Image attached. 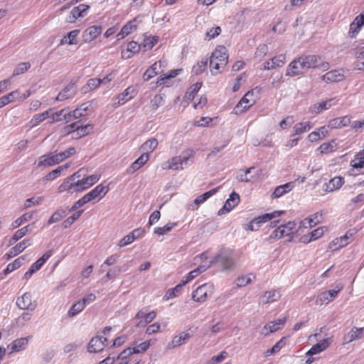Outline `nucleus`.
Here are the masks:
<instances>
[{
	"label": "nucleus",
	"mask_w": 364,
	"mask_h": 364,
	"mask_svg": "<svg viewBox=\"0 0 364 364\" xmlns=\"http://www.w3.org/2000/svg\"><path fill=\"white\" fill-rule=\"evenodd\" d=\"M220 262L223 270H230L235 268V262L233 258V250L228 247H221L218 254L208 261L210 267Z\"/></svg>",
	"instance_id": "f257e3e1"
},
{
	"label": "nucleus",
	"mask_w": 364,
	"mask_h": 364,
	"mask_svg": "<svg viewBox=\"0 0 364 364\" xmlns=\"http://www.w3.org/2000/svg\"><path fill=\"white\" fill-rule=\"evenodd\" d=\"M75 151H76L74 147H70L67 150L60 153L53 151L47 154H44L39 158L38 167L51 166L55 164H58L74 155Z\"/></svg>",
	"instance_id": "f03ea898"
},
{
	"label": "nucleus",
	"mask_w": 364,
	"mask_h": 364,
	"mask_svg": "<svg viewBox=\"0 0 364 364\" xmlns=\"http://www.w3.org/2000/svg\"><path fill=\"white\" fill-rule=\"evenodd\" d=\"M225 46H219L213 52L210 58V72L213 75L220 73L219 70L228 63V55Z\"/></svg>",
	"instance_id": "7ed1b4c3"
},
{
	"label": "nucleus",
	"mask_w": 364,
	"mask_h": 364,
	"mask_svg": "<svg viewBox=\"0 0 364 364\" xmlns=\"http://www.w3.org/2000/svg\"><path fill=\"white\" fill-rule=\"evenodd\" d=\"M195 151L193 149H186L183 151L180 156H173L166 163L168 164L166 168L171 170H183L189 166L191 159L193 158Z\"/></svg>",
	"instance_id": "20e7f679"
},
{
	"label": "nucleus",
	"mask_w": 364,
	"mask_h": 364,
	"mask_svg": "<svg viewBox=\"0 0 364 364\" xmlns=\"http://www.w3.org/2000/svg\"><path fill=\"white\" fill-rule=\"evenodd\" d=\"M82 177L81 171L74 173L72 176L68 177L63 181L58 187V192H68L73 193L75 192H81L80 178Z\"/></svg>",
	"instance_id": "39448f33"
},
{
	"label": "nucleus",
	"mask_w": 364,
	"mask_h": 364,
	"mask_svg": "<svg viewBox=\"0 0 364 364\" xmlns=\"http://www.w3.org/2000/svg\"><path fill=\"white\" fill-rule=\"evenodd\" d=\"M305 72L310 68H318L321 70H328L329 63L321 60V57L314 55H303L299 57Z\"/></svg>",
	"instance_id": "423d86ee"
},
{
	"label": "nucleus",
	"mask_w": 364,
	"mask_h": 364,
	"mask_svg": "<svg viewBox=\"0 0 364 364\" xmlns=\"http://www.w3.org/2000/svg\"><path fill=\"white\" fill-rule=\"evenodd\" d=\"M214 286L211 283H205L199 286L192 294V299L197 302H203L208 296L213 295Z\"/></svg>",
	"instance_id": "0eeeda50"
},
{
	"label": "nucleus",
	"mask_w": 364,
	"mask_h": 364,
	"mask_svg": "<svg viewBox=\"0 0 364 364\" xmlns=\"http://www.w3.org/2000/svg\"><path fill=\"white\" fill-rule=\"evenodd\" d=\"M341 290V288L337 286L333 289L321 292L317 296L316 304L319 306L329 304L337 296Z\"/></svg>",
	"instance_id": "6e6552de"
},
{
	"label": "nucleus",
	"mask_w": 364,
	"mask_h": 364,
	"mask_svg": "<svg viewBox=\"0 0 364 364\" xmlns=\"http://www.w3.org/2000/svg\"><path fill=\"white\" fill-rule=\"evenodd\" d=\"M354 234L355 232H351V231L347 232L343 236L333 240L329 244L328 248L332 251H336L346 246L352 241V237Z\"/></svg>",
	"instance_id": "1a4fd4ad"
},
{
	"label": "nucleus",
	"mask_w": 364,
	"mask_h": 364,
	"mask_svg": "<svg viewBox=\"0 0 364 364\" xmlns=\"http://www.w3.org/2000/svg\"><path fill=\"white\" fill-rule=\"evenodd\" d=\"M89 9L90 6L84 4L74 7L71 10L69 16L67 17L66 21L70 23H75L77 18H82L86 16Z\"/></svg>",
	"instance_id": "9d476101"
},
{
	"label": "nucleus",
	"mask_w": 364,
	"mask_h": 364,
	"mask_svg": "<svg viewBox=\"0 0 364 364\" xmlns=\"http://www.w3.org/2000/svg\"><path fill=\"white\" fill-rule=\"evenodd\" d=\"M284 213V211L283 210H277L270 213H265L262 215H259L250 221V225L249 228H252L253 225L261 226L264 223L280 216Z\"/></svg>",
	"instance_id": "9b49d317"
},
{
	"label": "nucleus",
	"mask_w": 364,
	"mask_h": 364,
	"mask_svg": "<svg viewBox=\"0 0 364 364\" xmlns=\"http://www.w3.org/2000/svg\"><path fill=\"white\" fill-rule=\"evenodd\" d=\"M109 191L108 186H104L103 184H100L97 186L94 189L87 193L86 196L89 198L90 201L96 200L99 201L101 200Z\"/></svg>",
	"instance_id": "f8f14e48"
},
{
	"label": "nucleus",
	"mask_w": 364,
	"mask_h": 364,
	"mask_svg": "<svg viewBox=\"0 0 364 364\" xmlns=\"http://www.w3.org/2000/svg\"><path fill=\"white\" fill-rule=\"evenodd\" d=\"M240 203V196L233 191L229 198L225 201L223 207L218 211V215H221L224 213H229L234 207Z\"/></svg>",
	"instance_id": "ddd939ff"
},
{
	"label": "nucleus",
	"mask_w": 364,
	"mask_h": 364,
	"mask_svg": "<svg viewBox=\"0 0 364 364\" xmlns=\"http://www.w3.org/2000/svg\"><path fill=\"white\" fill-rule=\"evenodd\" d=\"M16 305L21 309L34 310L36 304L32 302V296L30 293H25L16 300Z\"/></svg>",
	"instance_id": "4468645a"
},
{
	"label": "nucleus",
	"mask_w": 364,
	"mask_h": 364,
	"mask_svg": "<svg viewBox=\"0 0 364 364\" xmlns=\"http://www.w3.org/2000/svg\"><path fill=\"white\" fill-rule=\"evenodd\" d=\"M252 95L253 91H248L234 108V113L236 114H239L244 112L248 108H250L253 105V102L250 103L249 97Z\"/></svg>",
	"instance_id": "2eb2a0df"
},
{
	"label": "nucleus",
	"mask_w": 364,
	"mask_h": 364,
	"mask_svg": "<svg viewBox=\"0 0 364 364\" xmlns=\"http://www.w3.org/2000/svg\"><path fill=\"white\" fill-rule=\"evenodd\" d=\"M323 215L321 213H316L303 220L300 221L299 228H314L319 225L323 221Z\"/></svg>",
	"instance_id": "dca6fc26"
},
{
	"label": "nucleus",
	"mask_w": 364,
	"mask_h": 364,
	"mask_svg": "<svg viewBox=\"0 0 364 364\" xmlns=\"http://www.w3.org/2000/svg\"><path fill=\"white\" fill-rule=\"evenodd\" d=\"M77 93V86L75 82H70L64 89L59 92L55 100L63 101L73 97Z\"/></svg>",
	"instance_id": "f3484780"
},
{
	"label": "nucleus",
	"mask_w": 364,
	"mask_h": 364,
	"mask_svg": "<svg viewBox=\"0 0 364 364\" xmlns=\"http://www.w3.org/2000/svg\"><path fill=\"white\" fill-rule=\"evenodd\" d=\"M285 322V317L271 321L263 327L261 333L265 336H268L269 333H274L281 328V327L284 325Z\"/></svg>",
	"instance_id": "a211bd4d"
},
{
	"label": "nucleus",
	"mask_w": 364,
	"mask_h": 364,
	"mask_svg": "<svg viewBox=\"0 0 364 364\" xmlns=\"http://www.w3.org/2000/svg\"><path fill=\"white\" fill-rule=\"evenodd\" d=\"M101 26H92L85 29L82 33V38L85 43H90L102 33Z\"/></svg>",
	"instance_id": "6ab92c4d"
},
{
	"label": "nucleus",
	"mask_w": 364,
	"mask_h": 364,
	"mask_svg": "<svg viewBox=\"0 0 364 364\" xmlns=\"http://www.w3.org/2000/svg\"><path fill=\"white\" fill-rule=\"evenodd\" d=\"M305 73L302 63L299 58L294 60L289 65L287 70V75L294 77L299 75Z\"/></svg>",
	"instance_id": "aec40b11"
},
{
	"label": "nucleus",
	"mask_w": 364,
	"mask_h": 364,
	"mask_svg": "<svg viewBox=\"0 0 364 364\" xmlns=\"http://www.w3.org/2000/svg\"><path fill=\"white\" fill-rule=\"evenodd\" d=\"M107 341V338L95 336L92 338L88 344V351L90 353H97L103 350L105 342Z\"/></svg>",
	"instance_id": "412c9836"
},
{
	"label": "nucleus",
	"mask_w": 364,
	"mask_h": 364,
	"mask_svg": "<svg viewBox=\"0 0 364 364\" xmlns=\"http://www.w3.org/2000/svg\"><path fill=\"white\" fill-rule=\"evenodd\" d=\"M344 183V178L341 176H336L331 179L328 183L323 184V191L332 192L339 189Z\"/></svg>",
	"instance_id": "4be33fe9"
},
{
	"label": "nucleus",
	"mask_w": 364,
	"mask_h": 364,
	"mask_svg": "<svg viewBox=\"0 0 364 364\" xmlns=\"http://www.w3.org/2000/svg\"><path fill=\"white\" fill-rule=\"evenodd\" d=\"M218 188H213L197 197L192 203L188 205V209H197L201 203H204L207 199L213 196L218 191Z\"/></svg>",
	"instance_id": "5701e85b"
},
{
	"label": "nucleus",
	"mask_w": 364,
	"mask_h": 364,
	"mask_svg": "<svg viewBox=\"0 0 364 364\" xmlns=\"http://www.w3.org/2000/svg\"><path fill=\"white\" fill-rule=\"evenodd\" d=\"M191 336L189 333L181 332L173 338L171 342L168 344L167 348L168 349H172L178 347L185 343L191 338Z\"/></svg>",
	"instance_id": "b1692460"
},
{
	"label": "nucleus",
	"mask_w": 364,
	"mask_h": 364,
	"mask_svg": "<svg viewBox=\"0 0 364 364\" xmlns=\"http://www.w3.org/2000/svg\"><path fill=\"white\" fill-rule=\"evenodd\" d=\"M350 123V117L349 116H343L331 119L327 127L330 129H341L346 127Z\"/></svg>",
	"instance_id": "393cba45"
},
{
	"label": "nucleus",
	"mask_w": 364,
	"mask_h": 364,
	"mask_svg": "<svg viewBox=\"0 0 364 364\" xmlns=\"http://www.w3.org/2000/svg\"><path fill=\"white\" fill-rule=\"evenodd\" d=\"M295 186L294 181H291L289 183H287L284 185H281L277 186L274 192L272 193V198H279L284 196V194L290 192Z\"/></svg>",
	"instance_id": "a878e982"
},
{
	"label": "nucleus",
	"mask_w": 364,
	"mask_h": 364,
	"mask_svg": "<svg viewBox=\"0 0 364 364\" xmlns=\"http://www.w3.org/2000/svg\"><path fill=\"white\" fill-rule=\"evenodd\" d=\"M331 338H326V339L321 341L318 343L314 345L311 348V349L306 353V355L312 356L314 355H316V354L323 351L329 346V345L331 344Z\"/></svg>",
	"instance_id": "bb28decb"
},
{
	"label": "nucleus",
	"mask_w": 364,
	"mask_h": 364,
	"mask_svg": "<svg viewBox=\"0 0 364 364\" xmlns=\"http://www.w3.org/2000/svg\"><path fill=\"white\" fill-rule=\"evenodd\" d=\"M144 233L141 229H134L132 232L124 237L118 243L119 247H124L133 242L135 239L141 237Z\"/></svg>",
	"instance_id": "cd10ccee"
},
{
	"label": "nucleus",
	"mask_w": 364,
	"mask_h": 364,
	"mask_svg": "<svg viewBox=\"0 0 364 364\" xmlns=\"http://www.w3.org/2000/svg\"><path fill=\"white\" fill-rule=\"evenodd\" d=\"M281 297V294L279 291L271 290L267 291L260 297L259 301L263 304H267L278 301Z\"/></svg>",
	"instance_id": "c85d7f7f"
},
{
	"label": "nucleus",
	"mask_w": 364,
	"mask_h": 364,
	"mask_svg": "<svg viewBox=\"0 0 364 364\" xmlns=\"http://www.w3.org/2000/svg\"><path fill=\"white\" fill-rule=\"evenodd\" d=\"M321 78L326 83H331L342 81L344 76L339 70H334L326 73Z\"/></svg>",
	"instance_id": "c756f323"
},
{
	"label": "nucleus",
	"mask_w": 364,
	"mask_h": 364,
	"mask_svg": "<svg viewBox=\"0 0 364 364\" xmlns=\"http://www.w3.org/2000/svg\"><path fill=\"white\" fill-rule=\"evenodd\" d=\"M149 156L147 154H142L128 168L127 173L131 174L141 168L149 160Z\"/></svg>",
	"instance_id": "7c9ffc66"
},
{
	"label": "nucleus",
	"mask_w": 364,
	"mask_h": 364,
	"mask_svg": "<svg viewBox=\"0 0 364 364\" xmlns=\"http://www.w3.org/2000/svg\"><path fill=\"white\" fill-rule=\"evenodd\" d=\"M31 245L30 241L28 240H24L22 242L18 243L14 247L10 249L9 252L5 255L7 257V259H10L14 257L21 252H23L26 247Z\"/></svg>",
	"instance_id": "2f4dec72"
},
{
	"label": "nucleus",
	"mask_w": 364,
	"mask_h": 364,
	"mask_svg": "<svg viewBox=\"0 0 364 364\" xmlns=\"http://www.w3.org/2000/svg\"><path fill=\"white\" fill-rule=\"evenodd\" d=\"M134 92V89L132 87H128L123 92L119 94L115 99L114 105L115 107H119L121 105L124 104L130 99L133 97V96L128 97L129 95H132Z\"/></svg>",
	"instance_id": "473e14b6"
},
{
	"label": "nucleus",
	"mask_w": 364,
	"mask_h": 364,
	"mask_svg": "<svg viewBox=\"0 0 364 364\" xmlns=\"http://www.w3.org/2000/svg\"><path fill=\"white\" fill-rule=\"evenodd\" d=\"M363 333L364 328L354 327L344 336L343 340L346 343H349L355 340L361 338Z\"/></svg>",
	"instance_id": "72a5a7b5"
},
{
	"label": "nucleus",
	"mask_w": 364,
	"mask_h": 364,
	"mask_svg": "<svg viewBox=\"0 0 364 364\" xmlns=\"http://www.w3.org/2000/svg\"><path fill=\"white\" fill-rule=\"evenodd\" d=\"M136 18L129 21L124 25L120 32L117 34L118 39H122L136 29Z\"/></svg>",
	"instance_id": "f704fd0d"
},
{
	"label": "nucleus",
	"mask_w": 364,
	"mask_h": 364,
	"mask_svg": "<svg viewBox=\"0 0 364 364\" xmlns=\"http://www.w3.org/2000/svg\"><path fill=\"white\" fill-rule=\"evenodd\" d=\"M161 60L154 63L149 68H148L143 75L144 81H148L159 73V69L161 67Z\"/></svg>",
	"instance_id": "c9c22d12"
},
{
	"label": "nucleus",
	"mask_w": 364,
	"mask_h": 364,
	"mask_svg": "<svg viewBox=\"0 0 364 364\" xmlns=\"http://www.w3.org/2000/svg\"><path fill=\"white\" fill-rule=\"evenodd\" d=\"M52 111L53 109L50 108L41 114L34 115L29 122L31 127H36L46 119L49 118L50 114Z\"/></svg>",
	"instance_id": "e433bc0d"
},
{
	"label": "nucleus",
	"mask_w": 364,
	"mask_h": 364,
	"mask_svg": "<svg viewBox=\"0 0 364 364\" xmlns=\"http://www.w3.org/2000/svg\"><path fill=\"white\" fill-rule=\"evenodd\" d=\"M158 144L159 142L156 138H151L141 146V149L144 151L143 154H147L149 156L156 149Z\"/></svg>",
	"instance_id": "4c0bfd02"
},
{
	"label": "nucleus",
	"mask_w": 364,
	"mask_h": 364,
	"mask_svg": "<svg viewBox=\"0 0 364 364\" xmlns=\"http://www.w3.org/2000/svg\"><path fill=\"white\" fill-rule=\"evenodd\" d=\"M80 33V30L75 29L69 32L67 35L63 36V38L60 40V44H68V45H75L77 42L75 41L77 36Z\"/></svg>",
	"instance_id": "58836bf2"
},
{
	"label": "nucleus",
	"mask_w": 364,
	"mask_h": 364,
	"mask_svg": "<svg viewBox=\"0 0 364 364\" xmlns=\"http://www.w3.org/2000/svg\"><path fill=\"white\" fill-rule=\"evenodd\" d=\"M209 267H210L209 264H201V265L198 266L196 269H195L194 270H193L188 273V274L186 277V279L183 280V284H186L188 282H189L190 281L193 280L195 277H196L198 275H199L202 272L207 270Z\"/></svg>",
	"instance_id": "ea45409f"
},
{
	"label": "nucleus",
	"mask_w": 364,
	"mask_h": 364,
	"mask_svg": "<svg viewBox=\"0 0 364 364\" xmlns=\"http://www.w3.org/2000/svg\"><path fill=\"white\" fill-rule=\"evenodd\" d=\"M312 128V125L310 122H299L294 126V133L291 136L301 134L307 131H309Z\"/></svg>",
	"instance_id": "a19ab883"
},
{
	"label": "nucleus",
	"mask_w": 364,
	"mask_h": 364,
	"mask_svg": "<svg viewBox=\"0 0 364 364\" xmlns=\"http://www.w3.org/2000/svg\"><path fill=\"white\" fill-rule=\"evenodd\" d=\"M337 149V144L336 140H332L328 143L322 144L318 149L320 154H324L330 152H333Z\"/></svg>",
	"instance_id": "79ce46f5"
},
{
	"label": "nucleus",
	"mask_w": 364,
	"mask_h": 364,
	"mask_svg": "<svg viewBox=\"0 0 364 364\" xmlns=\"http://www.w3.org/2000/svg\"><path fill=\"white\" fill-rule=\"evenodd\" d=\"M83 122H84L83 120L80 119V120H77V121L70 124L65 126L63 128L64 134L65 135L73 134V136H76V133L77 132V131L79 129V126H80V124H82Z\"/></svg>",
	"instance_id": "37998d69"
},
{
	"label": "nucleus",
	"mask_w": 364,
	"mask_h": 364,
	"mask_svg": "<svg viewBox=\"0 0 364 364\" xmlns=\"http://www.w3.org/2000/svg\"><path fill=\"white\" fill-rule=\"evenodd\" d=\"M156 317V313L154 311H151L149 313H146L144 315V319L141 320L135 324L136 328L145 327L148 323H150Z\"/></svg>",
	"instance_id": "c03bdc74"
},
{
	"label": "nucleus",
	"mask_w": 364,
	"mask_h": 364,
	"mask_svg": "<svg viewBox=\"0 0 364 364\" xmlns=\"http://www.w3.org/2000/svg\"><path fill=\"white\" fill-rule=\"evenodd\" d=\"M332 100L323 101L317 104H315L311 107V112L315 114L321 113L322 111L329 109L331 105Z\"/></svg>",
	"instance_id": "a18cd8bd"
},
{
	"label": "nucleus",
	"mask_w": 364,
	"mask_h": 364,
	"mask_svg": "<svg viewBox=\"0 0 364 364\" xmlns=\"http://www.w3.org/2000/svg\"><path fill=\"white\" fill-rule=\"evenodd\" d=\"M27 343H28V340L26 338H21L15 340L11 344V353L12 352H18L21 350H23L26 348Z\"/></svg>",
	"instance_id": "49530a36"
},
{
	"label": "nucleus",
	"mask_w": 364,
	"mask_h": 364,
	"mask_svg": "<svg viewBox=\"0 0 364 364\" xmlns=\"http://www.w3.org/2000/svg\"><path fill=\"white\" fill-rule=\"evenodd\" d=\"M85 114L80 112V111L76 108L73 111H70L69 109L66 112V115L64 116V120L66 123L73 121L75 119H77L83 116Z\"/></svg>",
	"instance_id": "de8ad7c7"
},
{
	"label": "nucleus",
	"mask_w": 364,
	"mask_h": 364,
	"mask_svg": "<svg viewBox=\"0 0 364 364\" xmlns=\"http://www.w3.org/2000/svg\"><path fill=\"white\" fill-rule=\"evenodd\" d=\"M25 259L26 256H22L16 259L13 262L9 263L7 265L6 269L4 270L5 274L10 273L14 271L15 269L19 268L23 264Z\"/></svg>",
	"instance_id": "09e8293b"
},
{
	"label": "nucleus",
	"mask_w": 364,
	"mask_h": 364,
	"mask_svg": "<svg viewBox=\"0 0 364 364\" xmlns=\"http://www.w3.org/2000/svg\"><path fill=\"white\" fill-rule=\"evenodd\" d=\"M68 110V108L62 109L58 112H53L50 114L49 118L51 119L50 123H55L64 120V116L66 115V112Z\"/></svg>",
	"instance_id": "8fccbe9b"
},
{
	"label": "nucleus",
	"mask_w": 364,
	"mask_h": 364,
	"mask_svg": "<svg viewBox=\"0 0 364 364\" xmlns=\"http://www.w3.org/2000/svg\"><path fill=\"white\" fill-rule=\"evenodd\" d=\"M92 129H93V125L91 124H87L85 126H83L82 124H80V126H79V129H78L77 132L76 133V136H73V139H80L81 137L87 136L92 132Z\"/></svg>",
	"instance_id": "3c124183"
},
{
	"label": "nucleus",
	"mask_w": 364,
	"mask_h": 364,
	"mask_svg": "<svg viewBox=\"0 0 364 364\" xmlns=\"http://www.w3.org/2000/svg\"><path fill=\"white\" fill-rule=\"evenodd\" d=\"M208 65V59H202L198 62L192 68V73L196 75H199L203 73Z\"/></svg>",
	"instance_id": "603ef678"
},
{
	"label": "nucleus",
	"mask_w": 364,
	"mask_h": 364,
	"mask_svg": "<svg viewBox=\"0 0 364 364\" xmlns=\"http://www.w3.org/2000/svg\"><path fill=\"white\" fill-rule=\"evenodd\" d=\"M31 68V64L28 62H23L18 63L14 70L11 77H16L21 74L24 73Z\"/></svg>",
	"instance_id": "864d4df0"
},
{
	"label": "nucleus",
	"mask_w": 364,
	"mask_h": 364,
	"mask_svg": "<svg viewBox=\"0 0 364 364\" xmlns=\"http://www.w3.org/2000/svg\"><path fill=\"white\" fill-rule=\"evenodd\" d=\"M33 214L31 213H26L21 215L20 218L14 220L12 223L13 228H18L21 225H25L26 222H28L32 219Z\"/></svg>",
	"instance_id": "5fc2aeb1"
},
{
	"label": "nucleus",
	"mask_w": 364,
	"mask_h": 364,
	"mask_svg": "<svg viewBox=\"0 0 364 364\" xmlns=\"http://www.w3.org/2000/svg\"><path fill=\"white\" fill-rule=\"evenodd\" d=\"M158 41H159V36H146L144 39V41L141 43V46L144 48L150 50L156 44Z\"/></svg>",
	"instance_id": "6e6d98bb"
},
{
	"label": "nucleus",
	"mask_w": 364,
	"mask_h": 364,
	"mask_svg": "<svg viewBox=\"0 0 364 364\" xmlns=\"http://www.w3.org/2000/svg\"><path fill=\"white\" fill-rule=\"evenodd\" d=\"M350 166L355 168H362L364 167V156L360 152L355 156V158L350 161Z\"/></svg>",
	"instance_id": "4d7b16f0"
},
{
	"label": "nucleus",
	"mask_w": 364,
	"mask_h": 364,
	"mask_svg": "<svg viewBox=\"0 0 364 364\" xmlns=\"http://www.w3.org/2000/svg\"><path fill=\"white\" fill-rule=\"evenodd\" d=\"M284 338L279 340L274 346H272V348L267 350L265 352L264 355L267 357L274 353L279 352L281 350V348L284 346Z\"/></svg>",
	"instance_id": "13d9d810"
},
{
	"label": "nucleus",
	"mask_w": 364,
	"mask_h": 364,
	"mask_svg": "<svg viewBox=\"0 0 364 364\" xmlns=\"http://www.w3.org/2000/svg\"><path fill=\"white\" fill-rule=\"evenodd\" d=\"M323 234V229H314L311 232V236H310V238L307 240V237H304L302 238V241L304 242H309L311 241H313V240H317L318 238L321 237Z\"/></svg>",
	"instance_id": "bf43d9fd"
},
{
	"label": "nucleus",
	"mask_w": 364,
	"mask_h": 364,
	"mask_svg": "<svg viewBox=\"0 0 364 364\" xmlns=\"http://www.w3.org/2000/svg\"><path fill=\"white\" fill-rule=\"evenodd\" d=\"M43 200V198L40 197H33L27 199L24 203L25 208H28L34 205H37L41 204Z\"/></svg>",
	"instance_id": "052dcab7"
},
{
	"label": "nucleus",
	"mask_w": 364,
	"mask_h": 364,
	"mask_svg": "<svg viewBox=\"0 0 364 364\" xmlns=\"http://www.w3.org/2000/svg\"><path fill=\"white\" fill-rule=\"evenodd\" d=\"M151 107L153 110H156L164 103V97L161 95H156L151 100Z\"/></svg>",
	"instance_id": "680f3d73"
},
{
	"label": "nucleus",
	"mask_w": 364,
	"mask_h": 364,
	"mask_svg": "<svg viewBox=\"0 0 364 364\" xmlns=\"http://www.w3.org/2000/svg\"><path fill=\"white\" fill-rule=\"evenodd\" d=\"M41 264L36 261L31 267V268L24 274L23 278L28 279L36 272L41 268Z\"/></svg>",
	"instance_id": "e2e57ef3"
},
{
	"label": "nucleus",
	"mask_w": 364,
	"mask_h": 364,
	"mask_svg": "<svg viewBox=\"0 0 364 364\" xmlns=\"http://www.w3.org/2000/svg\"><path fill=\"white\" fill-rule=\"evenodd\" d=\"M101 85L100 78H91L86 85V90H92L98 87Z\"/></svg>",
	"instance_id": "0e129e2a"
},
{
	"label": "nucleus",
	"mask_w": 364,
	"mask_h": 364,
	"mask_svg": "<svg viewBox=\"0 0 364 364\" xmlns=\"http://www.w3.org/2000/svg\"><path fill=\"white\" fill-rule=\"evenodd\" d=\"M228 353L225 350H223L219 355L212 357L210 360V364L221 363L228 357Z\"/></svg>",
	"instance_id": "69168bd1"
},
{
	"label": "nucleus",
	"mask_w": 364,
	"mask_h": 364,
	"mask_svg": "<svg viewBox=\"0 0 364 364\" xmlns=\"http://www.w3.org/2000/svg\"><path fill=\"white\" fill-rule=\"evenodd\" d=\"M285 55H279L272 58V65H275V68L278 67H282L285 63Z\"/></svg>",
	"instance_id": "338daca9"
},
{
	"label": "nucleus",
	"mask_w": 364,
	"mask_h": 364,
	"mask_svg": "<svg viewBox=\"0 0 364 364\" xmlns=\"http://www.w3.org/2000/svg\"><path fill=\"white\" fill-rule=\"evenodd\" d=\"M221 33V28L220 26L213 27L209 31L206 32V37L210 40L213 39L218 36H219Z\"/></svg>",
	"instance_id": "774afa93"
}]
</instances>
